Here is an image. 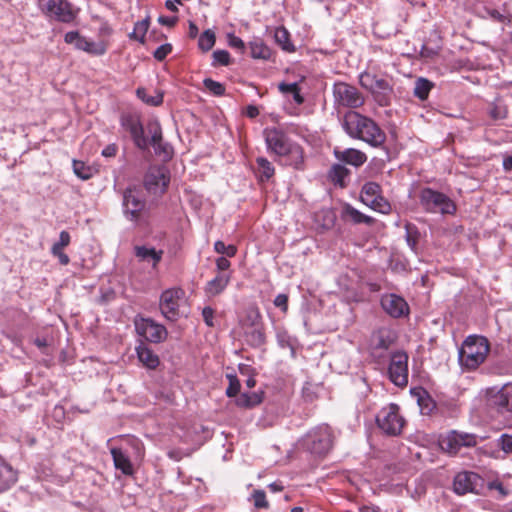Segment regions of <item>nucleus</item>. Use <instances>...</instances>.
<instances>
[{
    "mask_svg": "<svg viewBox=\"0 0 512 512\" xmlns=\"http://www.w3.org/2000/svg\"><path fill=\"white\" fill-rule=\"evenodd\" d=\"M267 152L275 157L280 165L290 166L296 170L305 167L303 147L294 141L282 126H268L263 130Z\"/></svg>",
    "mask_w": 512,
    "mask_h": 512,
    "instance_id": "1",
    "label": "nucleus"
},
{
    "mask_svg": "<svg viewBox=\"0 0 512 512\" xmlns=\"http://www.w3.org/2000/svg\"><path fill=\"white\" fill-rule=\"evenodd\" d=\"M343 126L352 138L363 140L374 147L382 146L386 140L385 133L372 119L355 111L345 114Z\"/></svg>",
    "mask_w": 512,
    "mask_h": 512,
    "instance_id": "2",
    "label": "nucleus"
},
{
    "mask_svg": "<svg viewBox=\"0 0 512 512\" xmlns=\"http://www.w3.org/2000/svg\"><path fill=\"white\" fill-rule=\"evenodd\" d=\"M489 352L490 343L486 337L469 335L459 349V364L465 371H475L486 361Z\"/></svg>",
    "mask_w": 512,
    "mask_h": 512,
    "instance_id": "3",
    "label": "nucleus"
},
{
    "mask_svg": "<svg viewBox=\"0 0 512 512\" xmlns=\"http://www.w3.org/2000/svg\"><path fill=\"white\" fill-rule=\"evenodd\" d=\"M333 431L328 425L311 430L303 439L304 447L316 456H325L333 447Z\"/></svg>",
    "mask_w": 512,
    "mask_h": 512,
    "instance_id": "4",
    "label": "nucleus"
},
{
    "mask_svg": "<svg viewBox=\"0 0 512 512\" xmlns=\"http://www.w3.org/2000/svg\"><path fill=\"white\" fill-rule=\"evenodd\" d=\"M124 213L126 217L138 225L147 224L149 212L146 201L136 189L128 188L123 196Z\"/></svg>",
    "mask_w": 512,
    "mask_h": 512,
    "instance_id": "5",
    "label": "nucleus"
},
{
    "mask_svg": "<svg viewBox=\"0 0 512 512\" xmlns=\"http://www.w3.org/2000/svg\"><path fill=\"white\" fill-rule=\"evenodd\" d=\"M420 203L424 209L431 213L453 215L456 212V204L444 193L431 188H424L419 195Z\"/></svg>",
    "mask_w": 512,
    "mask_h": 512,
    "instance_id": "6",
    "label": "nucleus"
},
{
    "mask_svg": "<svg viewBox=\"0 0 512 512\" xmlns=\"http://www.w3.org/2000/svg\"><path fill=\"white\" fill-rule=\"evenodd\" d=\"M395 339L394 332L387 327H381L372 333L368 351L376 363L383 364L385 362L389 355L388 351Z\"/></svg>",
    "mask_w": 512,
    "mask_h": 512,
    "instance_id": "7",
    "label": "nucleus"
},
{
    "mask_svg": "<svg viewBox=\"0 0 512 512\" xmlns=\"http://www.w3.org/2000/svg\"><path fill=\"white\" fill-rule=\"evenodd\" d=\"M38 4L44 15L62 23L74 22L79 13V9L67 0H39Z\"/></svg>",
    "mask_w": 512,
    "mask_h": 512,
    "instance_id": "8",
    "label": "nucleus"
},
{
    "mask_svg": "<svg viewBox=\"0 0 512 512\" xmlns=\"http://www.w3.org/2000/svg\"><path fill=\"white\" fill-rule=\"evenodd\" d=\"M359 82L363 88L372 93L379 105H389L393 88L387 79L370 72H364L360 75Z\"/></svg>",
    "mask_w": 512,
    "mask_h": 512,
    "instance_id": "9",
    "label": "nucleus"
},
{
    "mask_svg": "<svg viewBox=\"0 0 512 512\" xmlns=\"http://www.w3.org/2000/svg\"><path fill=\"white\" fill-rule=\"evenodd\" d=\"M378 427L387 435L397 436L402 433L405 420L400 415L399 406L391 403L383 407L376 417Z\"/></svg>",
    "mask_w": 512,
    "mask_h": 512,
    "instance_id": "10",
    "label": "nucleus"
},
{
    "mask_svg": "<svg viewBox=\"0 0 512 512\" xmlns=\"http://www.w3.org/2000/svg\"><path fill=\"white\" fill-rule=\"evenodd\" d=\"M360 199L363 204L379 213L389 214L392 211L391 204L383 197L382 188L376 182H367L363 185Z\"/></svg>",
    "mask_w": 512,
    "mask_h": 512,
    "instance_id": "11",
    "label": "nucleus"
},
{
    "mask_svg": "<svg viewBox=\"0 0 512 512\" xmlns=\"http://www.w3.org/2000/svg\"><path fill=\"white\" fill-rule=\"evenodd\" d=\"M185 297V291L182 288H170L162 292L160 297V310L162 315L170 321H176L179 318L180 303Z\"/></svg>",
    "mask_w": 512,
    "mask_h": 512,
    "instance_id": "12",
    "label": "nucleus"
},
{
    "mask_svg": "<svg viewBox=\"0 0 512 512\" xmlns=\"http://www.w3.org/2000/svg\"><path fill=\"white\" fill-rule=\"evenodd\" d=\"M388 375L391 382L398 387H405L408 384V355L406 353L398 351L391 355Z\"/></svg>",
    "mask_w": 512,
    "mask_h": 512,
    "instance_id": "13",
    "label": "nucleus"
},
{
    "mask_svg": "<svg viewBox=\"0 0 512 512\" xmlns=\"http://www.w3.org/2000/svg\"><path fill=\"white\" fill-rule=\"evenodd\" d=\"M333 93L337 104L343 107L358 108L364 103V98L358 89L344 82L336 83Z\"/></svg>",
    "mask_w": 512,
    "mask_h": 512,
    "instance_id": "14",
    "label": "nucleus"
},
{
    "mask_svg": "<svg viewBox=\"0 0 512 512\" xmlns=\"http://www.w3.org/2000/svg\"><path fill=\"white\" fill-rule=\"evenodd\" d=\"M67 44H73L76 49L84 51L94 56H101L106 53L108 43L105 41L94 42L81 36L77 31L67 32L64 36Z\"/></svg>",
    "mask_w": 512,
    "mask_h": 512,
    "instance_id": "15",
    "label": "nucleus"
},
{
    "mask_svg": "<svg viewBox=\"0 0 512 512\" xmlns=\"http://www.w3.org/2000/svg\"><path fill=\"white\" fill-rule=\"evenodd\" d=\"M477 444V438L473 434L459 433L451 431L440 439V446L443 451L455 455L462 447H474Z\"/></svg>",
    "mask_w": 512,
    "mask_h": 512,
    "instance_id": "16",
    "label": "nucleus"
},
{
    "mask_svg": "<svg viewBox=\"0 0 512 512\" xmlns=\"http://www.w3.org/2000/svg\"><path fill=\"white\" fill-rule=\"evenodd\" d=\"M135 326L138 334L152 343H160L164 341L168 335L166 328L152 319L142 318L137 320Z\"/></svg>",
    "mask_w": 512,
    "mask_h": 512,
    "instance_id": "17",
    "label": "nucleus"
},
{
    "mask_svg": "<svg viewBox=\"0 0 512 512\" xmlns=\"http://www.w3.org/2000/svg\"><path fill=\"white\" fill-rule=\"evenodd\" d=\"M170 182V175L164 167H151L144 179L145 188L154 194H163Z\"/></svg>",
    "mask_w": 512,
    "mask_h": 512,
    "instance_id": "18",
    "label": "nucleus"
},
{
    "mask_svg": "<svg viewBox=\"0 0 512 512\" xmlns=\"http://www.w3.org/2000/svg\"><path fill=\"white\" fill-rule=\"evenodd\" d=\"M121 125L130 133L134 144L139 149L144 150L147 148V139L144 136L143 126L141 124L140 118L137 115L130 113L122 115Z\"/></svg>",
    "mask_w": 512,
    "mask_h": 512,
    "instance_id": "19",
    "label": "nucleus"
},
{
    "mask_svg": "<svg viewBox=\"0 0 512 512\" xmlns=\"http://www.w3.org/2000/svg\"><path fill=\"white\" fill-rule=\"evenodd\" d=\"M483 479L474 472L463 471L458 473L453 481V490L458 495L477 492L482 485Z\"/></svg>",
    "mask_w": 512,
    "mask_h": 512,
    "instance_id": "20",
    "label": "nucleus"
},
{
    "mask_svg": "<svg viewBox=\"0 0 512 512\" xmlns=\"http://www.w3.org/2000/svg\"><path fill=\"white\" fill-rule=\"evenodd\" d=\"M381 307L393 318H400L409 314V305L406 300L396 294H385L381 297Z\"/></svg>",
    "mask_w": 512,
    "mask_h": 512,
    "instance_id": "21",
    "label": "nucleus"
},
{
    "mask_svg": "<svg viewBox=\"0 0 512 512\" xmlns=\"http://www.w3.org/2000/svg\"><path fill=\"white\" fill-rule=\"evenodd\" d=\"M489 404L500 412H512V383L505 384L501 389L488 391Z\"/></svg>",
    "mask_w": 512,
    "mask_h": 512,
    "instance_id": "22",
    "label": "nucleus"
},
{
    "mask_svg": "<svg viewBox=\"0 0 512 512\" xmlns=\"http://www.w3.org/2000/svg\"><path fill=\"white\" fill-rule=\"evenodd\" d=\"M261 318L258 309H252L247 314V319L253 329L246 332V341L252 347H260L265 343L266 337L263 329L257 325V321Z\"/></svg>",
    "mask_w": 512,
    "mask_h": 512,
    "instance_id": "23",
    "label": "nucleus"
},
{
    "mask_svg": "<svg viewBox=\"0 0 512 512\" xmlns=\"http://www.w3.org/2000/svg\"><path fill=\"white\" fill-rule=\"evenodd\" d=\"M17 471L0 456V494L9 490L17 482Z\"/></svg>",
    "mask_w": 512,
    "mask_h": 512,
    "instance_id": "24",
    "label": "nucleus"
},
{
    "mask_svg": "<svg viewBox=\"0 0 512 512\" xmlns=\"http://www.w3.org/2000/svg\"><path fill=\"white\" fill-rule=\"evenodd\" d=\"M337 159L355 167L362 166L367 161V156L360 150L349 148L344 151L335 150Z\"/></svg>",
    "mask_w": 512,
    "mask_h": 512,
    "instance_id": "25",
    "label": "nucleus"
},
{
    "mask_svg": "<svg viewBox=\"0 0 512 512\" xmlns=\"http://www.w3.org/2000/svg\"><path fill=\"white\" fill-rule=\"evenodd\" d=\"M110 452L117 470H120L126 476L134 474L131 460L120 448H112Z\"/></svg>",
    "mask_w": 512,
    "mask_h": 512,
    "instance_id": "26",
    "label": "nucleus"
},
{
    "mask_svg": "<svg viewBox=\"0 0 512 512\" xmlns=\"http://www.w3.org/2000/svg\"><path fill=\"white\" fill-rule=\"evenodd\" d=\"M137 356L139 361L148 369H156L160 364V359L153 350L146 345L141 344L137 347Z\"/></svg>",
    "mask_w": 512,
    "mask_h": 512,
    "instance_id": "27",
    "label": "nucleus"
},
{
    "mask_svg": "<svg viewBox=\"0 0 512 512\" xmlns=\"http://www.w3.org/2000/svg\"><path fill=\"white\" fill-rule=\"evenodd\" d=\"M135 254L140 260L151 262L153 268H155L162 259L163 251L146 246H138L135 248Z\"/></svg>",
    "mask_w": 512,
    "mask_h": 512,
    "instance_id": "28",
    "label": "nucleus"
},
{
    "mask_svg": "<svg viewBox=\"0 0 512 512\" xmlns=\"http://www.w3.org/2000/svg\"><path fill=\"white\" fill-rule=\"evenodd\" d=\"M230 282L229 274H218L214 279L209 281L205 287L208 296H216L222 293Z\"/></svg>",
    "mask_w": 512,
    "mask_h": 512,
    "instance_id": "29",
    "label": "nucleus"
},
{
    "mask_svg": "<svg viewBox=\"0 0 512 512\" xmlns=\"http://www.w3.org/2000/svg\"><path fill=\"white\" fill-rule=\"evenodd\" d=\"M257 176L260 182H265L270 180L275 174V168L267 158L265 157H257Z\"/></svg>",
    "mask_w": 512,
    "mask_h": 512,
    "instance_id": "30",
    "label": "nucleus"
},
{
    "mask_svg": "<svg viewBox=\"0 0 512 512\" xmlns=\"http://www.w3.org/2000/svg\"><path fill=\"white\" fill-rule=\"evenodd\" d=\"M343 213L345 217L349 218L355 224L364 223L367 225H372L375 222L374 218L363 214L351 205H346Z\"/></svg>",
    "mask_w": 512,
    "mask_h": 512,
    "instance_id": "31",
    "label": "nucleus"
},
{
    "mask_svg": "<svg viewBox=\"0 0 512 512\" xmlns=\"http://www.w3.org/2000/svg\"><path fill=\"white\" fill-rule=\"evenodd\" d=\"M263 400L262 394L257 392L242 393L236 398V405L241 408H253Z\"/></svg>",
    "mask_w": 512,
    "mask_h": 512,
    "instance_id": "32",
    "label": "nucleus"
},
{
    "mask_svg": "<svg viewBox=\"0 0 512 512\" xmlns=\"http://www.w3.org/2000/svg\"><path fill=\"white\" fill-rule=\"evenodd\" d=\"M349 176V170L340 164H335L332 166L329 172V178L331 181L340 187L346 186V178Z\"/></svg>",
    "mask_w": 512,
    "mask_h": 512,
    "instance_id": "33",
    "label": "nucleus"
},
{
    "mask_svg": "<svg viewBox=\"0 0 512 512\" xmlns=\"http://www.w3.org/2000/svg\"><path fill=\"white\" fill-rule=\"evenodd\" d=\"M434 84L426 78L420 77L415 82L414 95L420 100H426Z\"/></svg>",
    "mask_w": 512,
    "mask_h": 512,
    "instance_id": "34",
    "label": "nucleus"
},
{
    "mask_svg": "<svg viewBox=\"0 0 512 512\" xmlns=\"http://www.w3.org/2000/svg\"><path fill=\"white\" fill-rule=\"evenodd\" d=\"M251 56L255 59L267 60L271 56V50L261 40L250 43Z\"/></svg>",
    "mask_w": 512,
    "mask_h": 512,
    "instance_id": "35",
    "label": "nucleus"
},
{
    "mask_svg": "<svg viewBox=\"0 0 512 512\" xmlns=\"http://www.w3.org/2000/svg\"><path fill=\"white\" fill-rule=\"evenodd\" d=\"M149 19L138 21L134 25L133 32L130 34V38L139 41L140 43L145 42V36L149 29Z\"/></svg>",
    "mask_w": 512,
    "mask_h": 512,
    "instance_id": "36",
    "label": "nucleus"
},
{
    "mask_svg": "<svg viewBox=\"0 0 512 512\" xmlns=\"http://www.w3.org/2000/svg\"><path fill=\"white\" fill-rule=\"evenodd\" d=\"M216 36L211 30H205L199 37L198 46L203 52H208L215 45Z\"/></svg>",
    "mask_w": 512,
    "mask_h": 512,
    "instance_id": "37",
    "label": "nucleus"
},
{
    "mask_svg": "<svg viewBox=\"0 0 512 512\" xmlns=\"http://www.w3.org/2000/svg\"><path fill=\"white\" fill-rule=\"evenodd\" d=\"M136 93L137 96L148 105L159 106L163 102V95L161 93H156L155 95L151 96L148 95L145 88H138Z\"/></svg>",
    "mask_w": 512,
    "mask_h": 512,
    "instance_id": "38",
    "label": "nucleus"
},
{
    "mask_svg": "<svg viewBox=\"0 0 512 512\" xmlns=\"http://www.w3.org/2000/svg\"><path fill=\"white\" fill-rule=\"evenodd\" d=\"M204 87L214 96H223L225 95L226 88L224 84L215 81L211 78H206L203 81Z\"/></svg>",
    "mask_w": 512,
    "mask_h": 512,
    "instance_id": "39",
    "label": "nucleus"
},
{
    "mask_svg": "<svg viewBox=\"0 0 512 512\" xmlns=\"http://www.w3.org/2000/svg\"><path fill=\"white\" fill-rule=\"evenodd\" d=\"M151 136V144L157 150L163 149V151L168 154L167 147L162 143V131L158 124H155L153 128H150Z\"/></svg>",
    "mask_w": 512,
    "mask_h": 512,
    "instance_id": "40",
    "label": "nucleus"
},
{
    "mask_svg": "<svg viewBox=\"0 0 512 512\" xmlns=\"http://www.w3.org/2000/svg\"><path fill=\"white\" fill-rule=\"evenodd\" d=\"M275 39L284 50L289 52L294 51V47L289 41V33L285 28H279L276 30Z\"/></svg>",
    "mask_w": 512,
    "mask_h": 512,
    "instance_id": "41",
    "label": "nucleus"
},
{
    "mask_svg": "<svg viewBox=\"0 0 512 512\" xmlns=\"http://www.w3.org/2000/svg\"><path fill=\"white\" fill-rule=\"evenodd\" d=\"M73 170L74 173L83 180H88L92 176V170L90 167L86 166L84 162L74 160L73 161Z\"/></svg>",
    "mask_w": 512,
    "mask_h": 512,
    "instance_id": "42",
    "label": "nucleus"
},
{
    "mask_svg": "<svg viewBox=\"0 0 512 512\" xmlns=\"http://www.w3.org/2000/svg\"><path fill=\"white\" fill-rule=\"evenodd\" d=\"M251 499L255 508L257 509H267L269 508V502L266 498V493L263 490H254Z\"/></svg>",
    "mask_w": 512,
    "mask_h": 512,
    "instance_id": "43",
    "label": "nucleus"
},
{
    "mask_svg": "<svg viewBox=\"0 0 512 512\" xmlns=\"http://www.w3.org/2000/svg\"><path fill=\"white\" fill-rule=\"evenodd\" d=\"M488 113L494 121L502 120L507 117V108L502 104H492Z\"/></svg>",
    "mask_w": 512,
    "mask_h": 512,
    "instance_id": "44",
    "label": "nucleus"
},
{
    "mask_svg": "<svg viewBox=\"0 0 512 512\" xmlns=\"http://www.w3.org/2000/svg\"><path fill=\"white\" fill-rule=\"evenodd\" d=\"M214 249L219 254H225L227 257H234L237 253V247L234 245H226L223 241H216Z\"/></svg>",
    "mask_w": 512,
    "mask_h": 512,
    "instance_id": "45",
    "label": "nucleus"
},
{
    "mask_svg": "<svg viewBox=\"0 0 512 512\" xmlns=\"http://www.w3.org/2000/svg\"><path fill=\"white\" fill-rule=\"evenodd\" d=\"M213 66H228L231 62L230 54L226 50H216L213 52Z\"/></svg>",
    "mask_w": 512,
    "mask_h": 512,
    "instance_id": "46",
    "label": "nucleus"
},
{
    "mask_svg": "<svg viewBox=\"0 0 512 512\" xmlns=\"http://www.w3.org/2000/svg\"><path fill=\"white\" fill-rule=\"evenodd\" d=\"M227 378L229 380V385H228V388L226 390V395L228 397H236L238 394H239V391H240V382L237 378V376L235 375H227Z\"/></svg>",
    "mask_w": 512,
    "mask_h": 512,
    "instance_id": "47",
    "label": "nucleus"
},
{
    "mask_svg": "<svg viewBox=\"0 0 512 512\" xmlns=\"http://www.w3.org/2000/svg\"><path fill=\"white\" fill-rule=\"evenodd\" d=\"M172 52L171 44H163L159 46L154 52V58L158 61H163Z\"/></svg>",
    "mask_w": 512,
    "mask_h": 512,
    "instance_id": "48",
    "label": "nucleus"
},
{
    "mask_svg": "<svg viewBox=\"0 0 512 512\" xmlns=\"http://www.w3.org/2000/svg\"><path fill=\"white\" fill-rule=\"evenodd\" d=\"M51 253L54 257H57L60 264L66 266L70 262V258L67 254L64 253V249H59L58 247H52Z\"/></svg>",
    "mask_w": 512,
    "mask_h": 512,
    "instance_id": "49",
    "label": "nucleus"
},
{
    "mask_svg": "<svg viewBox=\"0 0 512 512\" xmlns=\"http://www.w3.org/2000/svg\"><path fill=\"white\" fill-rule=\"evenodd\" d=\"M71 241L70 234L67 231H62L59 235V241L54 243L52 247H58L59 249H64L69 246Z\"/></svg>",
    "mask_w": 512,
    "mask_h": 512,
    "instance_id": "50",
    "label": "nucleus"
},
{
    "mask_svg": "<svg viewBox=\"0 0 512 512\" xmlns=\"http://www.w3.org/2000/svg\"><path fill=\"white\" fill-rule=\"evenodd\" d=\"M214 309L211 307H205L202 310V316L205 324L209 327H214Z\"/></svg>",
    "mask_w": 512,
    "mask_h": 512,
    "instance_id": "51",
    "label": "nucleus"
},
{
    "mask_svg": "<svg viewBox=\"0 0 512 512\" xmlns=\"http://www.w3.org/2000/svg\"><path fill=\"white\" fill-rule=\"evenodd\" d=\"M274 305L283 312H286L288 309V296L286 294H278L274 299Z\"/></svg>",
    "mask_w": 512,
    "mask_h": 512,
    "instance_id": "52",
    "label": "nucleus"
},
{
    "mask_svg": "<svg viewBox=\"0 0 512 512\" xmlns=\"http://www.w3.org/2000/svg\"><path fill=\"white\" fill-rule=\"evenodd\" d=\"M299 84L298 83H285V82H282L278 85V89L279 91L286 95V96H289L290 94H292L293 92H295V88L298 86Z\"/></svg>",
    "mask_w": 512,
    "mask_h": 512,
    "instance_id": "53",
    "label": "nucleus"
},
{
    "mask_svg": "<svg viewBox=\"0 0 512 512\" xmlns=\"http://www.w3.org/2000/svg\"><path fill=\"white\" fill-rule=\"evenodd\" d=\"M501 447L506 453H512V434L501 437Z\"/></svg>",
    "mask_w": 512,
    "mask_h": 512,
    "instance_id": "54",
    "label": "nucleus"
},
{
    "mask_svg": "<svg viewBox=\"0 0 512 512\" xmlns=\"http://www.w3.org/2000/svg\"><path fill=\"white\" fill-rule=\"evenodd\" d=\"M158 21L163 26L174 27L178 22V18L176 16H160Z\"/></svg>",
    "mask_w": 512,
    "mask_h": 512,
    "instance_id": "55",
    "label": "nucleus"
},
{
    "mask_svg": "<svg viewBox=\"0 0 512 512\" xmlns=\"http://www.w3.org/2000/svg\"><path fill=\"white\" fill-rule=\"evenodd\" d=\"M216 266L219 271H226L230 268L231 262L226 257H219L216 260Z\"/></svg>",
    "mask_w": 512,
    "mask_h": 512,
    "instance_id": "56",
    "label": "nucleus"
},
{
    "mask_svg": "<svg viewBox=\"0 0 512 512\" xmlns=\"http://www.w3.org/2000/svg\"><path fill=\"white\" fill-rule=\"evenodd\" d=\"M229 45L233 48L243 50L245 48V44L243 40L237 36L231 35L229 38Z\"/></svg>",
    "mask_w": 512,
    "mask_h": 512,
    "instance_id": "57",
    "label": "nucleus"
},
{
    "mask_svg": "<svg viewBox=\"0 0 512 512\" xmlns=\"http://www.w3.org/2000/svg\"><path fill=\"white\" fill-rule=\"evenodd\" d=\"M289 96L292 97L293 101L297 104V105H302L304 103V97L302 96L301 94V88L300 86L298 85L296 88H295V92H293L292 94H290Z\"/></svg>",
    "mask_w": 512,
    "mask_h": 512,
    "instance_id": "58",
    "label": "nucleus"
},
{
    "mask_svg": "<svg viewBox=\"0 0 512 512\" xmlns=\"http://www.w3.org/2000/svg\"><path fill=\"white\" fill-rule=\"evenodd\" d=\"M117 151H118L117 146L115 144H110L103 149L102 155L104 157H114V156H116Z\"/></svg>",
    "mask_w": 512,
    "mask_h": 512,
    "instance_id": "59",
    "label": "nucleus"
},
{
    "mask_svg": "<svg viewBox=\"0 0 512 512\" xmlns=\"http://www.w3.org/2000/svg\"><path fill=\"white\" fill-rule=\"evenodd\" d=\"M245 115L251 119L259 115V109L255 105H248L245 109Z\"/></svg>",
    "mask_w": 512,
    "mask_h": 512,
    "instance_id": "60",
    "label": "nucleus"
},
{
    "mask_svg": "<svg viewBox=\"0 0 512 512\" xmlns=\"http://www.w3.org/2000/svg\"><path fill=\"white\" fill-rule=\"evenodd\" d=\"M239 372L241 375L247 376V377H250L251 374H255L254 369L251 366L246 365V364L239 365Z\"/></svg>",
    "mask_w": 512,
    "mask_h": 512,
    "instance_id": "61",
    "label": "nucleus"
},
{
    "mask_svg": "<svg viewBox=\"0 0 512 512\" xmlns=\"http://www.w3.org/2000/svg\"><path fill=\"white\" fill-rule=\"evenodd\" d=\"M198 33H199V29H198L197 25L194 22L190 21L189 22V29H188L189 37L192 38V39L196 38Z\"/></svg>",
    "mask_w": 512,
    "mask_h": 512,
    "instance_id": "62",
    "label": "nucleus"
},
{
    "mask_svg": "<svg viewBox=\"0 0 512 512\" xmlns=\"http://www.w3.org/2000/svg\"><path fill=\"white\" fill-rule=\"evenodd\" d=\"M268 488L272 492H281L283 490V486L278 482H273V483L269 484Z\"/></svg>",
    "mask_w": 512,
    "mask_h": 512,
    "instance_id": "63",
    "label": "nucleus"
},
{
    "mask_svg": "<svg viewBox=\"0 0 512 512\" xmlns=\"http://www.w3.org/2000/svg\"><path fill=\"white\" fill-rule=\"evenodd\" d=\"M360 512H380V510L375 506H363L360 508Z\"/></svg>",
    "mask_w": 512,
    "mask_h": 512,
    "instance_id": "64",
    "label": "nucleus"
}]
</instances>
